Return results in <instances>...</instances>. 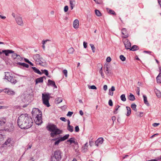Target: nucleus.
<instances>
[{"mask_svg": "<svg viewBox=\"0 0 161 161\" xmlns=\"http://www.w3.org/2000/svg\"><path fill=\"white\" fill-rule=\"evenodd\" d=\"M17 123L21 129H27L32 126L33 121L31 117L28 114H22L18 117Z\"/></svg>", "mask_w": 161, "mask_h": 161, "instance_id": "nucleus-1", "label": "nucleus"}, {"mask_svg": "<svg viewBox=\"0 0 161 161\" xmlns=\"http://www.w3.org/2000/svg\"><path fill=\"white\" fill-rule=\"evenodd\" d=\"M46 127L49 131L52 132L50 136L52 138L54 137L55 135L61 134L62 132V130L58 128L56 125L53 124H48Z\"/></svg>", "mask_w": 161, "mask_h": 161, "instance_id": "nucleus-2", "label": "nucleus"}, {"mask_svg": "<svg viewBox=\"0 0 161 161\" xmlns=\"http://www.w3.org/2000/svg\"><path fill=\"white\" fill-rule=\"evenodd\" d=\"M62 158L61 153L59 150H57L52 153L50 161H60Z\"/></svg>", "mask_w": 161, "mask_h": 161, "instance_id": "nucleus-3", "label": "nucleus"}, {"mask_svg": "<svg viewBox=\"0 0 161 161\" xmlns=\"http://www.w3.org/2000/svg\"><path fill=\"white\" fill-rule=\"evenodd\" d=\"M50 99L49 95L48 93L44 94H42V99L43 103L47 107H49L50 105L49 103V100Z\"/></svg>", "mask_w": 161, "mask_h": 161, "instance_id": "nucleus-4", "label": "nucleus"}, {"mask_svg": "<svg viewBox=\"0 0 161 161\" xmlns=\"http://www.w3.org/2000/svg\"><path fill=\"white\" fill-rule=\"evenodd\" d=\"M32 114L33 116V117H36L40 116H42V112L40 111L38 108H35L33 109L32 112Z\"/></svg>", "mask_w": 161, "mask_h": 161, "instance_id": "nucleus-5", "label": "nucleus"}, {"mask_svg": "<svg viewBox=\"0 0 161 161\" xmlns=\"http://www.w3.org/2000/svg\"><path fill=\"white\" fill-rule=\"evenodd\" d=\"M15 20L19 25L20 26L23 25V22L22 18L20 16H17L15 18Z\"/></svg>", "mask_w": 161, "mask_h": 161, "instance_id": "nucleus-6", "label": "nucleus"}, {"mask_svg": "<svg viewBox=\"0 0 161 161\" xmlns=\"http://www.w3.org/2000/svg\"><path fill=\"white\" fill-rule=\"evenodd\" d=\"M125 48L127 49H130L131 47V43L127 39H125L123 42Z\"/></svg>", "mask_w": 161, "mask_h": 161, "instance_id": "nucleus-7", "label": "nucleus"}, {"mask_svg": "<svg viewBox=\"0 0 161 161\" xmlns=\"http://www.w3.org/2000/svg\"><path fill=\"white\" fill-rule=\"evenodd\" d=\"M34 121L36 124L39 125L42 123V116H40L36 117H34Z\"/></svg>", "mask_w": 161, "mask_h": 161, "instance_id": "nucleus-8", "label": "nucleus"}, {"mask_svg": "<svg viewBox=\"0 0 161 161\" xmlns=\"http://www.w3.org/2000/svg\"><path fill=\"white\" fill-rule=\"evenodd\" d=\"M7 117H1L0 118V126H4L6 123Z\"/></svg>", "mask_w": 161, "mask_h": 161, "instance_id": "nucleus-9", "label": "nucleus"}, {"mask_svg": "<svg viewBox=\"0 0 161 161\" xmlns=\"http://www.w3.org/2000/svg\"><path fill=\"white\" fill-rule=\"evenodd\" d=\"M2 54V53H4L6 56L9 55L10 53H13L14 52V51L11 50H3L2 52H1Z\"/></svg>", "mask_w": 161, "mask_h": 161, "instance_id": "nucleus-10", "label": "nucleus"}, {"mask_svg": "<svg viewBox=\"0 0 161 161\" xmlns=\"http://www.w3.org/2000/svg\"><path fill=\"white\" fill-rule=\"evenodd\" d=\"M5 74V78L4 79L7 80L8 81L9 80L11 77L12 76L11 75V73L8 72H4Z\"/></svg>", "mask_w": 161, "mask_h": 161, "instance_id": "nucleus-11", "label": "nucleus"}, {"mask_svg": "<svg viewBox=\"0 0 161 161\" xmlns=\"http://www.w3.org/2000/svg\"><path fill=\"white\" fill-rule=\"evenodd\" d=\"M122 33L124 35L123 37L124 38H127L128 36V32L125 28H123L122 30Z\"/></svg>", "mask_w": 161, "mask_h": 161, "instance_id": "nucleus-12", "label": "nucleus"}, {"mask_svg": "<svg viewBox=\"0 0 161 161\" xmlns=\"http://www.w3.org/2000/svg\"><path fill=\"white\" fill-rule=\"evenodd\" d=\"M160 73L156 77V80L158 83H161V67H159Z\"/></svg>", "mask_w": 161, "mask_h": 161, "instance_id": "nucleus-13", "label": "nucleus"}, {"mask_svg": "<svg viewBox=\"0 0 161 161\" xmlns=\"http://www.w3.org/2000/svg\"><path fill=\"white\" fill-rule=\"evenodd\" d=\"M75 138L74 137L71 138L69 140H67V142H69L70 144L72 143H74L75 145H78V142H75Z\"/></svg>", "mask_w": 161, "mask_h": 161, "instance_id": "nucleus-14", "label": "nucleus"}, {"mask_svg": "<svg viewBox=\"0 0 161 161\" xmlns=\"http://www.w3.org/2000/svg\"><path fill=\"white\" fill-rule=\"evenodd\" d=\"M79 21L77 19H75L73 22V26L75 29H77L79 27Z\"/></svg>", "mask_w": 161, "mask_h": 161, "instance_id": "nucleus-15", "label": "nucleus"}, {"mask_svg": "<svg viewBox=\"0 0 161 161\" xmlns=\"http://www.w3.org/2000/svg\"><path fill=\"white\" fill-rule=\"evenodd\" d=\"M8 81L13 84H15L17 82V81L15 78L13 77V76H12L11 78L8 80Z\"/></svg>", "mask_w": 161, "mask_h": 161, "instance_id": "nucleus-16", "label": "nucleus"}, {"mask_svg": "<svg viewBox=\"0 0 161 161\" xmlns=\"http://www.w3.org/2000/svg\"><path fill=\"white\" fill-rule=\"evenodd\" d=\"M33 58L36 62H39L40 60V55L39 54H36L33 55Z\"/></svg>", "mask_w": 161, "mask_h": 161, "instance_id": "nucleus-17", "label": "nucleus"}, {"mask_svg": "<svg viewBox=\"0 0 161 161\" xmlns=\"http://www.w3.org/2000/svg\"><path fill=\"white\" fill-rule=\"evenodd\" d=\"M48 82L49 83V85L54 86L55 88H57V86L55 84V82L50 80H48Z\"/></svg>", "mask_w": 161, "mask_h": 161, "instance_id": "nucleus-18", "label": "nucleus"}, {"mask_svg": "<svg viewBox=\"0 0 161 161\" xmlns=\"http://www.w3.org/2000/svg\"><path fill=\"white\" fill-rule=\"evenodd\" d=\"M57 139H58V140L57 141H56L54 143V145H58L59 144V143H60V142H62V141L61 140V139H60L59 137L53 139H52V140L53 141H55Z\"/></svg>", "mask_w": 161, "mask_h": 161, "instance_id": "nucleus-19", "label": "nucleus"}, {"mask_svg": "<svg viewBox=\"0 0 161 161\" xmlns=\"http://www.w3.org/2000/svg\"><path fill=\"white\" fill-rule=\"evenodd\" d=\"M14 126L12 124H10V128H7L4 129L5 131L8 132H12L13 130Z\"/></svg>", "mask_w": 161, "mask_h": 161, "instance_id": "nucleus-20", "label": "nucleus"}, {"mask_svg": "<svg viewBox=\"0 0 161 161\" xmlns=\"http://www.w3.org/2000/svg\"><path fill=\"white\" fill-rule=\"evenodd\" d=\"M36 84H37L39 83H43V80L42 77H40L36 78L35 80Z\"/></svg>", "mask_w": 161, "mask_h": 161, "instance_id": "nucleus-21", "label": "nucleus"}, {"mask_svg": "<svg viewBox=\"0 0 161 161\" xmlns=\"http://www.w3.org/2000/svg\"><path fill=\"white\" fill-rule=\"evenodd\" d=\"M144 102L147 106H149L150 104L147 100V98L146 95H143V96Z\"/></svg>", "mask_w": 161, "mask_h": 161, "instance_id": "nucleus-22", "label": "nucleus"}, {"mask_svg": "<svg viewBox=\"0 0 161 161\" xmlns=\"http://www.w3.org/2000/svg\"><path fill=\"white\" fill-rule=\"evenodd\" d=\"M139 49V48L138 46L134 45L131 47V48H130V50L132 51H135L137 50H138Z\"/></svg>", "mask_w": 161, "mask_h": 161, "instance_id": "nucleus-23", "label": "nucleus"}, {"mask_svg": "<svg viewBox=\"0 0 161 161\" xmlns=\"http://www.w3.org/2000/svg\"><path fill=\"white\" fill-rule=\"evenodd\" d=\"M107 10L108 13L109 14L115 15H116V14L115 13L114 11L108 8H107Z\"/></svg>", "mask_w": 161, "mask_h": 161, "instance_id": "nucleus-24", "label": "nucleus"}, {"mask_svg": "<svg viewBox=\"0 0 161 161\" xmlns=\"http://www.w3.org/2000/svg\"><path fill=\"white\" fill-rule=\"evenodd\" d=\"M17 64L18 65L22 66L23 67L26 68H28L29 67V65H28V64L24 63L18 62L17 63Z\"/></svg>", "mask_w": 161, "mask_h": 161, "instance_id": "nucleus-25", "label": "nucleus"}, {"mask_svg": "<svg viewBox=\"0 0 161 161\" xmlns=\"http://www.w3.org/2000/svg\"><path fill=\"white\" fill-rule=\"evenodd\" d=\"M32 69L35 73L40 75L42 74V73L39 70L37 69L35 67H32Z\"/></svg>", "mask_w": 161, "mask_h": 161, "instance_id": "nucleus-26", "label": "nucleus"}, {"mask_svg": "<svg viewBox=\"0 0 161 161\" xmlns=\"http://www.w3.org/2000/svg\"><path fill=\"white\" fill-rule=\"evenodd\" d=\"M69 135L68 134H66L63 137H60L59 138L62 141H63L68 139L69 138Z\"/></svg>", "mask_w": 161, "mask_h": 161, "instance_id": "nucleus-27", "label": "nucleus"}, {"mask_svg": "<svg viewBox=\"0 0 161 161\" xmlns=\"http://www.w3.org/2000/svg\"><path fill=\"white\" fill-rule=\"evenodd\" d=\"M11 141V139L10 138H8L5 142L3 144V147H4L5 146H7L8 144H10Z\"/></svg>", "mask_w": 161, "mask_h": 161, "instance_id": "nucleus-28", "label": "nucleus"}, {"mask_svg": "<svg viewBox=\"0 0 161 161\" xmlns=\"http://www.w3.org/2000/svg\"><path fill=\"white\" fill-rule=\"evenodd\" d=\"M154 91L157 96L158 98H160L161 97V92L159 91L157 89H156L154 90Z\"/></svg>", "mask_w": 161, "mask_h": 161, "instance_id": "nucleus-29", "label": "nucleus"}, {"mask_svg": "<svg viewBox=\"0 0 161 161\" xmlns=\"http://www.w3.org/2000/svg\"><path fill=\"white\" fill-rule=\"evenodd\" d=\"M75 1L74 0H70L69 3L71 9H72L75 6Z\"/></svg>", "mask_w": 161, "mask_h": 161, "instance_id": "nucleus-30", "label": "nucleus"}, {"mask_svg": "<svg viewBox=\"0 0 161 161\" xmlns=\"http://www.w3.org/2000/svg\"><path fill=\"white\" fill-rule=\"evenodd\" d=\"M128 99L132 101H134L135 99L134 96L131 93H130V94L128 96Z\"/></svg>", "mask_w": 161, "mask_h": 161, "instance_id": "nucleus-31", "label": "nucleus"}, {"mask_svg": "<svg viewBox=\"0 0 161 161\" xmlns=\"http://www.w3.org/2000/svg\"><path fill=\"white\" fill-rule=\"evenodd\" d=\"M7 94L8 95H14L15 94V92L10 89L7 91Z\"/></svg>", "mask_w": 161, "mask_h": 161, "instance_id": "nucleus-32", "label": "nucleus"}, {"mask_svg": "<svg viewBox=\"0 0 161 161\" xmlns=\"http://www.w3.org/2000/svg\"><path fill=\"white\" fill-rule=\"evenodd\" d=\"M126 108L127 109V111L126 115L127 116H129L131 112V108H130L129 107L127 106V107H126Z\"/></svg>", "mask_w": 161, "mask_h": 161, "instance_id": "nucleus-33", "label": "nucleus"}, {"mask_svg": "<svg viewBox=\"0 0 161 161\" xmlns=\"http://www.w3.org/2000/svg\"><path fill=\"white\" fill-rule=\"evenodd\" d=\"M57 104H59L61 102L63 101V99L61 97H58L55 100Z\"/></svg>", "mask_w": 161, "mask_h": 161, "instance_id": "nucleus-34", "label": "nucleus"}, {"mask_svg": "<svg viewBox=\"0 0 161 161\" xmlns=\"http://www.w3.org/2000/svg\"><path fill=\"white\" fill-rule=\"evenodd\" d=\"M88 147L87 142H86L84 145L82 147V149L84 152H85L87 149Z\"/></svg>", "mask_w": 161, "mask_h": 161, "instance_id": "nucleus-35", "label": "nucleus"}, {"mask_svg": "<svg viewBox=\"0 0 161 161\" xmlns=\"http://www.w3.org/2000/svg\"><path fill=\"white\" fill-rule=\"evenodd\" d=\"M74 49L73 47L69 48L68 50V52L69 54H72L73 53Z\"/></svg>", "mask_w": 161, "mask_h": 161, "instance_id": "nucleus-36", "label": "nucleus"}, {"mask_svg": "<svg viewBox=\"0 0 161 161\" xmlns=\"http://www.w3.org/2000/svg\"><path fill=\"white\" fill-rule=\"evenodd\" d=\"M67 130L70 132H72L73 131V127L70 125H68L67 127Z\"/></svg>", "mask_w": 161, "mask_h": 161, "instance_id": "nucleus-37", "label": "nucleus"}, {"mask_svg": "<svg viewBox=\"0 0 161 161\" xmlns=\"http://www.w3.org/2000/svg\"><path fill=\"white\" fill-rule=\"evenodd\" d=\"M50 40L49 39H47L45 40H43L42 41V48L44 50L45 49V46L44 45V44H45V43L47 42V41H50Z\"/></svg>", "mask_w": 161, "mask_h": 161, "instance_id": "nucleus-38", "label": "nucleus"}, {"mask_svg": "<svg viewBox=\"0 0 161 161\" xmlns=\"http://www.w3.org/2000/svg\"><path fill=\"white\" fill-rule=\"evenodd\" d=\"M136 105L135 103H132L131 105V108L133 110H134L136 111H137V109L136 108Z\"/></svg>", "mask_w": 161, "mask_h": 161, "instance_id": "nucleus-39", "label": "nucleus"}, {"mask_svg": "<svg viewBox=\"0 0 161 161\" xmlns=\"http://www.w3.org/2000/svg\"><path fill=\"white\" fill-rule=\"evenodd\" d=\"M120 98L121 100L123 102H125L126 100L125 95L124 94L121 95L120 96Z\"/></svg>", "mask_w": 161, "mask_h": 161, "instance_id": "nucleus-40", "label": "nucleus"}, {"mask_svg": "<svg viewBox=\"0 0 161 161\" xmlns=\"http://www.w3.org/2000/svg\"><path fill=\"white\" fill-rule=\"evenodd\" d=\"M23 58L21 56L19 55H17V57H16L15 60L17 61H21L22 60Z\"/></svg>", "mask_w": 161, "mask_h": 161, "instance_id": "nucleus-41", "label": "nucleus"}, {"mask_svg": "<svg viewBox=\"0 0 161 161\" xmlns=\"http://www.w3.org/2000/svg\"><path fill=\"white\" fill-rule=\"evenodd\" d=\"M101 142V138H98L97 140L95 142V144L96 145L98 146L99 145L100 143Z\"/></svg>", "mask_w": 161, "mask_h": 161, "instance_id": "nucleus-42", "label": "nucleus"}, {"mask_svg": "<svg viewBox=\"0 0 161 161\" xmlns=\"http://www.w3.org/2000/svg\"><path fill=\"white\" fill-rule=\"evenodd\" d=\"M104 68L106 74L107 75H108L109 74V71L108 67L106 66V67H104Z\"/></svg>", "mask_w": 161, "mask_h": 161, "instance_id": "nucleus-43", "label": "nucleus"}, {"mask_svg": "<svg viewBox=\"0 0 161 161\" xmlns=\"http://www.w3.org/2000/svg\"><path fill=\"white\" fill-rule=\"evenodd\" d=\"M41 71L42 72V73H44L48 77V71L47 70H46V69L42 70Z\"/></svg>", "mask_w": 161, "mask_h": 161, "instance_id": "nucleus-44", "label": "nucleus"}, {"mask_svg": "<svg viewBox=\"0 0 161 161\" xmlns=\"http://www.w3.org/2000/svg\"><path fill=\"white\" fill-rule=\"evenodd\" d=\"M95 13L96 15L98 16H101V12L98 10H95Z\"/></svg>", "mask_w": 161, "mask_h": 161, "instance_id": "nucleus-45", "label": "nucleus"}, {"mask_svg": "<svg viewBox=\"0 0 161 161\" xmlns=\"http://www.w3.org/2000/svg\"><path fill=\"white\" fill-rule=\"evenodd\" d=\"M42 60H44L43 58L42 57H40V60L39 62H38L39 64V65L43 66V65L42 64L43 63V61H42Z\"/></svg>", "mask_w": 161, "mask_h": 161, "instance_id": "nucleus-46", "label": "nucleus"}, {"mask_svg": "<svg viewBox=\"0 0 161 161\" xmlns=\"http://www.w3.org/2000/svg\"><path fill=\"white\" fill-rule=\"evenodd\" d=\"M90 46H91V48L92 50V52L93 53H94L95 52V47H94V45L92 44H90Z\"/></svg>", "mask_w": 161, "mask_h": 161, "instance_id": "nucleus-47", "label": "nucleus"}, {"mask_svg": "<svg viewBox=\"0 0 161 161\" xmlns=\"http://www.w3.org/2000/svg\"><path fill=\"white\" fill-rule=\"evenodd\" d=\"M120 59L123 61H125V58L123 55H120L119 56Z\"/></svg>", "mask_w": 161, "mask_h": 161, "instance_id": "nucleus-48", "label": "nucleus"}, {"mask_svg": "<svg viewBox=\"0 0 161 161\" xmlns=\"http://www.w3.org/2000/svg\"><path fill=\"white\" fill-rule=\"evenodd\" d=\"M120 107V106H119V105H117L116 106V108H115V109L114 110V114H117V110H118L119 108Z\"/></svg>", "mask_w": 161, "mask_h": 161, "instance_id": "nucleus-49", "label": "nucleus"}, {"mask_svg": "<svg viewBox=\"0 0 161 161\" xmlns=\"http://www.w3.org/2000/svg\"><path fill=\"white\" fill-rule=\"evenodd\" d=\"M18 54L15 53H13L12 55V57L15 60Z\"/></svg>", "mask_w": 161, "mask_h": 161, "instance_id": "nucleus-50", "label": "nucleus"}, {"mask_svg": "<svg viewBox=\"0 0 161 161\" xmlns=\"http://www.w3.org/2000/svg\"><path fill=\"white\" fill-rule=\"evenodd\" d=\"M5 136L0 134V142L3 141Z\"/></svg>", "mask_w": 161, "mask_h": 161, "instance_id": "nucleus-51", "label": "nucleus"}, {"mask_svg": "<svg viewBox=\"0 0 161 161\" xmlns=\"http://www.w3.org/2000/svg\"><path fill=\"white\" fill-rule=\"evenodd\" d=\"M73 114V112H72L69 111L68 112L67 115L68 116L71 117L72 115Z\"/></svg>", "mask_w": 161, "mask_h": 161, "instance_id": "nucleus-52", "label": "nucleus"}, {"mask_svg": "<svg viewBox=\"0 0 161 161\" xmlns=\"http://www.w3.org/2000/svg\"><path fill=\"white\" fill-rule=\"evenodd\" d=\"M108 104L110 106H112L113 105V103L112 100L110 99L108 101Z\"/></svg>", "mask_w": 161, "mask_h": 161, "instance_id": "nucleus-53", "label": "nucleus"}, {"mask_svg": "<svg viewBox=\"0 0 161 161\" xmlns=\"http://www.w3.org/2000/svg\"><path fill=\"white\" fill-rule=\"evenodd\" d=\"M63 73L64 74L66 77H67V71L66 69H64L63 71Z\"/></svg>", "mask_w": 161, "mask_h": 161, "instance_id": "nucleus-54", "label": "nucleus"}, {"mask_svg": "<svg viewBox=\"0 0 161 161\" xmlns=\"http://www.w3.org/2000/svg\"><path fill=\"white\" fill-rule=\"evenodd\" d=\"M89 88H91L92 89H97L96 87L95 86H94V85H92V86H91L89 87Z\"/></svg>", "mask_w": 161, "mask_h": 161, "instance_id": "nucleus-55", "label": "nucleus"}, {"mask_svg": "<svg viewBox=\"0 0 161 161\" xmlns=\"http://www.w3.org/2000/svg\"><path fill=\"white\" fill-rule=\"evenodd\" d=\"M69 9V8L68 6H65L64 8V11L66 12H67Z\"/></svg>", "mask_w": 161, "mask_h": 161, "instance_id": "nucleus-56", "label": "nucleus"}, {"mask_svg": "<svg viewBox=\"0 0 161 161\" xmlns=\"http://www.w3.org/2000/svg\"><path fill=\"white\" fill-rule=\"evenodd\" d=\"M75 130L76 132H78L79 131V128L78 126H76L75 127Z\"/></svg>", "mask_w": 161, "mask_h": 161, "instance_id": "nucleus-57", "label": "nucleus"}, {"mask_svg": "<svg viewBox=\"0 0 161 161\" xmlns=\"http://www.w3.org/2000/svg\"><path fill=\"white\" fill-rule=\"evenodd\" d=\"M106 60L107 62H109L111 61V59L110 57H108L107 58Z\"/></svg>", "mask_w": 161, "mask_h": 161, "instance_id": "nucleus-58", "label": "nucleus"}, {"mask_svg": "<svg viewBox=\"0 0 161 161\" xmlns=\"http://www.w3.org/2000/svg\"><path fill=\"white\" fill-rule=\"evenodd\" d=\"M113 93H113V91H111V90H110V89L109 90L108 94L109 95H110L112 96L113 95Z\"/></svg>", "mask_w": 161, "mask_h": 161, "instance_id": "nucleus-59", "label": "nucleus"}, {"mask_svg": "<svg viewBox=\"0 0 161 161\" xmlns=\"http://www.w3.org/2000/svg\"><path fill=\"white\" fill-rule=\"evenodd\" d=\"M83 46L85 48H86L87 47V43L85 42H83Z\"/></svg>", "mask_w": 161, "mask_h": 161, "instance_id": "nucleus-60", "label": "nucleus"}, {"mask_svg": "<svg viewBox=\"0 0 161 161\" xmlns=\"http://www.w3.org/2000/svg\"><path fill=\"white\" fill-rule=\"evenodd\" d=\"M159 125V123H154L153 124V126L154 127H156Z\"/></svg>", "mask_w": 161, "mask_h": 161, "instance_id": "nucleus-61", "label": "nucleus"}, {"mask_svg": "<svg viewBox=\"0 0 161 161\" xmlns=\"http://www.w3.org/2000/svg\"><path fill=\"white\" fill-rule=\"evenodd\" d=\"M107 85H104L103 87V89L104 91H106L107 89Z\"/></svg>", "mask_w": 161, "mask_h": 161, "instance_id": "nucleus-62", "label": "nucleus"}, {"mask_svg": "<svg viewBox=\"0 0 161 161\" xmlns=\"http://www.w3.org/2000/svg\"><path fill=\"white\" fill-rule=\"evenodd\" d=\"M60 119L61 120L63 121H66V119H65V118L64 117H61L60 118Z\"/></svg>", "mask_w": 161, "mask_h": 161, "instance_id": "nucleus-63", "label": "nucleus"}, {"mask_svg": "<svg viewBox=\"0 0 161 161\" xmlns=\"http://www.w3.org/2000/svg\"><path fill=\"white\" fill-rule=\"evenodd\" d=\"M116 119V117L114 116H113L112 117V120H113V122H114V121H115Z\"/></svg>", "mask_w": 161, "mask_h": 161, "instance_id": "nucleus-64", "label": "nucleus"}]
</instances>
